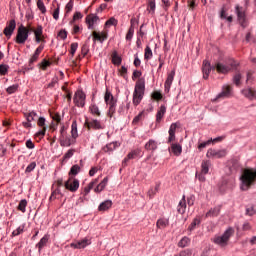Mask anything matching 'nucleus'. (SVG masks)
Returning a JSON list of instances; mask_svg holds the SVG:
<instances>
[{
	"label": "nucleus",
	"mask_w": 256,
	"mask_h": 256,
	"mask_svg": "<svg viewBox=\"0 0 256 256\" xmlns=\"http://www.w3.org/2000/svg\"><path fill=\"white\" fill-rule=\"evenodd\" d=\"M216 71L218 73H225V65L221 64V63H217L216 64Z\"/></svg>",
	"instance_id": "61"
},
{
	"label": "nucleus",
	"mask_w": 256,
	"mask_h": 256,
	"mask_svg": "<svg viewBox=\"0 0 256 256\" xmlns=\"http://www.w3.org/2000/svg\"><path fill=\"white\" fill-rule=\"evenodd\" d=\"M211 69H213V67H211V63L207 60H204L202 64L203 79H209Z\"/></svg>",
	"instance_id": "15"
},
{
	"label": "nucleus",
	"mask_w": 256,
	"mask_h": 256,
	"mask_svg": "<svg viewBox=\"0 0 256 256\" xmlns=\"http://www.w3.org/2000/svg\"><path fill=\"white\" fill-rule=\"evenodd\" d=\"M27 39H29L27 27L21 25L18 28L15 42L18 43V45H24V43H25V41H27Z\"/></svg>",
	"instance_id": "4"
},
{
	"label": "nucleus",
	"mask_w": 256,
	"mask_h": 256,
	"mask_svg": "<svg viewBox=\"0 0 256 256\" xmlns=\"http://www.w3.org/2000/svg\"><path fill=\"white\" fill-rule=\"evenodd\" d=\"M99 20V16L95 15V14H89L88 16H86V23L88 26V29H95V23H97Z\"/></svg>",
	"instance_id": "12"
},
{
	"label": "nucleus",
	"mask_w": 256,
	"mask_h": 256,
	"mask_svg": "<svg viewBox=\"0 0 256 256\" xmlns=\"http://www.w3.org/2000/svg\"><path fill=\"white\" fill-rule=\"evenodd\" d=\"M81 172V167L79 165H73L69 171L70 177H75V175L79 174Z\"/></svg>",
	"instance_id": "35"
},
{
	"label": "nucleus",
	"mask_w": 256,
	"mask_h": 256,
	"mask_svg": "<svg viewBox=\"0 0 256 256\" xmlns=\"http://www.w3.org/2000/svg\"><path fill=\"white\" fill-rule=\"evenodd\" d=\"M206 157L209 159H223L225 157V150L209 149Z\"/></svg>",
	"instance_id": "8"
},
{
	"label": "nucleus",
	"mask_w": 256,
	"mask_h": 256,
	"mask_svg": "<svg viewBox=\"0 0 256 256\" xmlns=\"http://www.w3.org/2000/svg\"><path fill=\"white\" fill-rule=\"evenodd\" d=\"M26 29L28 31V35L29 33H34L36 43H45V36H43V26L38 25L35 29L34 27H31V25H28Z\"/></svg>",
	"instance_id": "3"
},
{
	"label": "nucleus",
	"mask_w": 256,
	"mask_h": 256,
	"mask_svg": "<svg viewBox=\"0 0 256 256\" xmlns=\"http://www.w3.org/2000/svg\"><path fill=\"white\" fill-rule=\"evenodd\" d=\"M53 121L56 122V124H51L50 129H53L55 131V129H57V125H59V123H61V115H59V113H55L52 116Z\"/></svg>",
	"instance_id": "34"
},
{
	"label": "nucleus",
	"mask_w": 256,
	"mask_h": 256,
	"mask_svg": "<svg viewBox=\"0 0 256 256\" xmlns=\"http://www.w3.org/2000/svg\"><path fill=\"white\" fill-rule=\"evenodd\" d=\"M242 95H244L246 99H250V101H253L256 99V90L253 88H246L242 90Z\"/></svg>",
	"instance_id": "19"
},
{
	"label": "nucleus",
	"mask_w": 256,
	"mask_h": 256,
	"mask_svg": "<svg viewBox=\"0 0 256 256\" xmlns=\"http://www.w3.org/2000/svg\"><path fill=\"white\" fill-rule=\"evenodd\" d=\"M165 113H167V107L165 105H161L157 114H156V122L161 123V119L165 117Z\"/></svg>",
	"instance_id": "26"
},
{
	"label": "nucleus",
	"mask_w": 256,
	"mask_h": 256,
	"mask_svg": "<svg viewBox=\"0 0 256 256\" xmlns=\"http://www.w3.org/2000/svg\"><path fill=\"white\" fill-rule=\"evenodd\" d=\"M74 103L77 107H85V93L79 92L74 97Z\"/></svg>",
	"instance_id": "18"
},
{
	"label": "nucleus",
	"mask_w": 256,
	"mask_h": 256,
	"mask_svg": "<svg viewBox=\"0 0 256 256\" xmlns=\"http://www.w3.org/2000/svg\"><path fill=\"white\" fill-rule=\"evenodd\" d=\"M170 152L173 153V155H175L176 157H179V155L183 153V147L180 144L172 143Z\"/></svg>",
	"instance_id": "22"
},
{
	"label": "nucleus",
	"mask_w": 256,
	"mask_h": 256,
	"mask_svg": "<svg viewBox=\"0 0 256 256\" xmlns=\"http://www.w3.org/2000/svg\"><path fill=\"white\" fill-rule=\"evenodd\" d=\"M60 141H61V146H65V143H63V141H65V126L61 127L60 130Z\"/></svg>",
	"instance_id": "53"
},
{
	"label": "nucleus",
	"mask_w": 256,
	"mask_h": 256,
	"mask_svg": "<svg viewBox=\"0 0 256 256\" xmlns=\"http://www.w3.org/2000/svg\"><path fill=\"white\" fill-rule=\"evenodd\" d=\"M35 167H37V163L36 162H31L26 170H25V173H31V171H33L35 169Z\"/></svg>",
	"instance_id": "58"
},
{
	"label": "nucleus",
	"mask_w": 256,
	"mask_h": 256,
	"mask_svg": "<svg viewBox=\"0 0 256 256\" xmlns=\"http://www.w3.org/2000/svg\"><path fill=\"white\" fill-rule=\"evenodd\" d=\"M65 189L75 193L79 189V180L75 179L73 176H70L69 179L64 183Z\"/></svg>",
	"instance_id": "5"
},
{
	"label": "nucleus",
	"mask_w": 256,
	"mask_h": 256,
	"mask_svg": "<svg viewBox=\"0 0 256 256\" xmlns=\"http://www.w3.org/2000/svg\"><path fill=\"white\" fill-rule=\"evenodd\" d=\"M104 101L106 105H109V107L117 105V100L115 99V97H113V94H111V92H109L108 90L105 93Z\"/></svg>",
	"instance_id": "20"
},
{
	"label": "nucleus",
	"mask_w": 256,
	"mask_h": 256,
	"mask_svg": "<svg viewBox=\"0 0 256 256\" xmlns=\"http://www.w3.org/2000/svg\"><path fill=\"white\" fill-rule=\"evenodd\" d=\"M219 211H221L220 207L211 209L209 212L206 213V217H217V215H219Z\"/></svg>",
	"instance_id": "40"
},
{
	"label": "nucleus",
	"mask_w": 256,
	"mask_h": 256,
	"mask_svg": "<svg viewBox=\"0 0 256 256\" xmlns=\"http://www.w3.org/2000/svg\"><path fill=\"white\" fill-rule=\"evenodd\" d=\"M173 79H175V70H173L167 76V79H166L165 84H164L165 93H169V91H171V85H173Z\"/></svg>",
	"instance_id": "13"
},
{
	"label": "nucleus",
	"mask_w": 256,
	"mask_h": 256,
	"mask_svg": "<svg viewBox=\"0 0 256 256\" xmlns=\"http://www.w3.org/2000/svg\"><path fill=\"white\" fill-rule=\"evenodd\" d=\"M209 167H211V161L203 160L201 163V173L202 175H207L209 173Z\"/></svg>",
	"instance_id": "30"
},
{
	"label": "nucleus",
	"mask_w": 256,
	"mask_h": 256,
	"mask_svg": "<svg viewBox=\"0 0 256 256\" xmlns=\"http://www.w3.org/2000/svg\"><path fill=\"white\" fill-rule=\"evenodd\" d=\"M93 41H98L99 43H103L104 41H107L109 37V32L107 30H104L102 32L93 31L92 32Z\"/></svg>",
	"instance_id": "7"
},
{
	"label": "nucleus",
	"mask_w": 256,
	"mask_h": 256,
	"mask_svg": "<svg viewBox=\"0 0 256 256\" xmlns=\"http://www.w3.org/2000/svg\"><path fill=\"white\" fill-rule=\"evenodd\" d=\"M65 11H66V15L68 13H71V11H73V0H70L65 7Z\"/></svg>",
	"instance_id": "59"
},
{
	"label": "nucleus",
	"mask_w": 256,
	"mask_h": 256,
	"mask_svg": "<svg viewBox=\"0 0 256 256\" xmlns=\"http://www.w3.org/2000/svg\"><path fill=\"white\" fill-rule=\"evenodd\" d=\"M79 47L78 43H72L71 44V48H70V53L72 55V57L75 55V53L77 52V49Z\"/></svg>",
	"instance_id": "60"
},
{
	"label": "nucleus",
	"mask_w": 256,
	"mask_h": 256,
	"mask_svg": "<svg viewBox=\"0 0 256 256\" xmlns=\"http://www.w3.org/2000/svg\"><path fill=\"white\" fill-rule=\"evenodd\" d=\"M17 27V23L15 20H10L8 25L5 27L3 33L8 38L11 39V36L13 35V31H15V28Z\"/></svg>",
	"instance_id": "9"
},
{
	"label": "nucleus",
	"mask_w": 256,
	"mask_h": 256,
	"mask_svg": "<svg viewBox=\"0 0 256 256\" xmlns=\"http://www.w3.org/2000/svg\"><path fill=\"white\" fill-rule=\"evenodd\" d=\"M214 243H216V245H220V247H225V234H222L221 236H216L214 238Z\"/></svg>",
	"instance_id": "36"
},
{
	"label": "nucleus",
	"mask_w": 256,
	"mask_h": 256,
	"mask_svg": "<svg viewBox=\"0 0 256 256\" xmlns=\"http://www.w3.org/2000/svg\"><path fill=\"white\" fill-rule=\"evenodd\" d=\"M111 207H113V201L106 200L99 205L98 211H109Z\"/></svg>",
	"instance_id": "28"
},
{
	"label": "nucleus",
	"mask_w": 256,
	"mask_h": 256,
	"mask_svg": "<svg viewBox=\"0 0 256 256\" xmlns=\"http://www.w3.org/2000/svg\"><path fill=\"white\" fill-rule=\"evenodd\" d=\"M26 208H27V200L23 199L19 202L18 211H21L22 213H25Z\"/></svg>",
	"instance_id": "43"
},
{
	"label": "nucleus",
	"mask_w": 256,
	"mask_h": 256,
	"mask_svg": "<svg viewBox=\"0 0 256 256\" xmlns=\"http://www.w3.org/2000/svg\"><path fill=\"white\" fill-rule=\"evenodd\" d=\"M146 3V11H148L150 15H153L155 13V9H157V4L155 3V0H146Z\"/></svg>",
	"instance_id": "27"
},
{
	"label": "nucleus",
	"mask_w": 256,
	"mask_h": 256,
	"mask_svg": "<svg viewBox=\"0 0 256 256\" xmlns=\"http://www.w3.org/2000/svg\"><path fill=\"white\" fill-rule=\"evenodd\" d=\"M256 170L246 168L242 171L240 176V189L241 191H249L252 185H255Z\"/></svg>",
	"instance_id": "1"
},
{
	"label": "nucleus",
	"mask_w": 256,
	"mask_h": 256,
	"mask_svg": "<svg viewBox=\"0 0 256 256\" xmlns=\"http://www.w3.org/2000/svg\"><path fill=\"white\" fill-rule=\"evenodd\" d=\"M139 155H141V150L139 149L133 150L130 153H128V155L122 161L123 167H127V163H129L131 159H136V157H139Z\"/></svg>",
	"instance_id": "10"
},
{
	"label": "nucleus",
	"mask_w": 256,
	"mask_h": 256,
	"mask_svg": "<svg viewBox=\"0 0 256 256\" xmlns=\"http://www.w3.org/2000/svg\"><path fill=\"white\" fill-rule=\"evenodd\" d=\"M237 65H239V63H237L235 60H233L232 58H227L225 71H235V69H237Z\"/></svg>",
	"instance_id": "21"
},
{
	"label": "nucleus",
	"mask_w": 256,
	"mask_h": 256,
	"mask_svg": "<svg viewBox=\"0 0 256 256\" xmlns=\"http://www.w3.org/2000/svg\"><path fill=\"white\" fill-rule=\"evenodd\" d=\"M71 133H72V137L73 139H77V137L79 136L77 134V121H73L72 125H71Z\"/></svg>",
	"instance_id": "41"
},
{
	"label": "nucleus",
	"mask_w": 256,
	"mask_h": 256,
	"mask_svg": "<svg viewBox=\"0 0 256 256\" xmlns=\"http://www.w3.org/2000/svg\"><path fill=\"white\" fill-rule=\"evenodd\" d=\"M57 195H61V189H59V188H56V189L52 192V194H51V196H50V201H53V200L57 199Z\"/></svg>",
	"instance_id": "54"
},
{
	"label": "nucleus",
	"mask_w": 256,
	"mask_h": 256,
	"mask_svg": "<svg viewBox=\"0 0 256 256\" xmlns=\"http://www.w3.org/2000/svg\"><path fill=\"white\" fill-rule=\"evenodd\" d=\"M233 95V87L226 85L225 86V97H231Z\"/></svg>",
	"instance_id": "52"
},
{
	"label": "nucleus",
	"mask_w": 256,
	"mask_h": 256,
	"mask_svg": "<svg viewBox=\"0 0 256 256\" xmlns=\"http://www.w3.org/2000/svg\"><path fill=\"white\" fill-rule=\"evenodd\" d=\"M111 58H112L113 65H116L117 67H119V65H121V63L123 61V58H121V56H119V53H117V50H114L112 52Z\"/></svg>",
	"instance_id": "24"
},
{
	"label": "nucleus",
	"mask_w": 256,
	"mask_h": 256,
	"mask_svg": "<svg viewBox=\"0 0 256 256\" xmlns=\"http://www.w3.org/2000/svg\"><path fill=\"white\" fill-rule=\"evenodd\" d=\"M59 4L57 5V8L54 10L53 12V19H55V21H57L59 19Z\"/></svg>",
	"instance_id": "64"
},
{
	"label": "nucleus",
	"mask_w": 256,
	"mask_h": 256,
	"mask_svg": "<svg viewBox=\"0 0 256 256\" xmlns=\"http://www.w3.org/2000/svg\"><path fill=\"white\" fill-rule=\"evenodd\" d=\"M107 183H109V178L105 177L94 189L95 193H101L107 187Z\"/></svg>",
	"instance_id": "29"
},
{
	"label": "nucleus",
	"mask_w": 256,
	"mask_h": 256,
	"mask_svg": "<svg viewBox=\"0 0 256 256\" xmlns=\"http://www.w3.org/2000/svg\"><path fill=\"white\" fill-rule=\"evenodd\" d=\"M201 224V219L199 218H194L188 229L190 231H194V229L197 227V225Z\"/></svg>",
	"instance_id": "42"
},
{
	"label": "nucleus",
	"mask_w": 256,
	"mask_h": 256,
	"mask_svg": "<svg viewBox=\"0 0 256 256\" xmlns=\"http://www.w3.org/2000/svg\"><path fill=\"white\" fill-rule=\"evenodd\" d=\"M17 89H19V84H14L6 89V92L8 95H13V93H16Z\"/></svg>",
	"instance_id": "47"
},
{
	"label": "nucleus",
	"mask_w": 256,
	"mask_h": 256,
	"mask_svg": "<svg viewBox=\"0 0 256 256\" xmlns=\"http://www.w3.org/2000/svg\"><path fill=\"white\" fill-rule=\"evenodd\" d=\"M143 95H145V80L139 79L136 82L133 93V105H135V107H137V105L143 101Z\"/></svg>",
	"instance_id": "2"
},
{
	"label": "nucleus",
	"mask_w": 256,
	"mask_h": 256,
	"mask_svg": "<svg viewBox=\"0 0 256 256\" xmlns=\"http://www.w3.org/2000/svg\"><path fill=\"white\" fill-rule=\"evenodd\" d=\"M115 149H117V142H112L104 146L102 151H104V153H111V151H115Z\"/></svg>",
	"instance_id": "33"
},
{
	"label": "nucleus",
	"mask_w": 256,
	"mask_h": 256,
	"mask_svg": "<svg viewBox=\"0 0 256 256\" xmlns=\"http://www.w3.org/2000/svg\"><path fill=\"white\" fill-rule=\"evenodd\" d=\"M45 49V44H40L37 49L35 50L34 54L29 60V65H33L37 59H39V55H41V52Z\"/></svg>",
	"instance_id": "16"
},
{
	"label": "nucleus",
	"mask_w": 256,
	"mask_h": 256,
	"mask_svg": "<svg viewBox=\"0 0 256 256\" xmlns=\"http://www.w3.org/2000/svg\"><path fill=\"white\" fill-rule=\"evenodd\" d=\"M116 107H117V105L109 106L108 117L111 118V117H113V115H115Z\"/></svg>",
	"instance_id": "63"
},
{
	"label": "nucleus",
	"mask_w": 256,
	"mask_h": 256,
	"mask_svg": "<svg viewBox=\"0 0 256 256\" xmlns=\"http://www.w3.org/2000/svg\"><path fill=\"white\" fill-rule=\"evenodd\" d=\"M89 110L92 115H96V117H101V111H99V107L97 105L92 104Z\"/></svg>",
	"instance_id": "39"
},
{
	"label": "nucleus",
	"mask_w": 256,
	"mask_h": 256,
	"mask_svg": "<svg viewBox=\"0 0 256 256\" xmlns=\"http://www.w3.org/2000/svg\"><path fill=\"white\" fill-rule=\"evenodd\" d=\"M134 33H135V27H133V19H131V26L126 34V41H131L133 39Z\"/></svg>",
	"instance_id": "37"
},
{
	"label": "nucleus",
	"mask_w": 256,
	"mask_h": 256,
	"mask_svg": "<svg viewBox=\"0 0 256 256\" xmlns=\"http://www.w3.org/2000/svg\"><path fill=\"white\" fill-rule=\"evenodd\" d=\"M236 14L238 21L242 27H247V16L245 15V10L239 5L236 6Z\"/></svg>",
	"instance_id": "6"
},
{
	"label": "nucleus",
	"mask_w": 256,
	"mask_h": 256,
	"mask_svg": "<svg viewBox=\"0 0 256 256\" xmlns=\"http://www.w3.org/2000/svg\"><path fill=\"white\" fill-rule=\"evenodd\" d=\"M153 58V50H151V47L146 46L145 52H144V59L146 61H149V59Z\"/></svg>",
	"instance_id": "38"
},
{
	"label": "nucleus",
	"mask_w": 256,
	"mask_h": 256,
	"mask_svg": "<svg viewBox=\"0 0 256 256\" xmlns=\"http://www.w3.org/2000/svg\"><path fill=\"white\" fill-rule=\"evenodd\" d=\"M9 71V66L6 64L0 65V75H5Z\"/></svg>",
	"instance_id": "56"
},
{
	"label": "nucleus",
	"mask_w": 256,
	"mask_h": 256,
	"mask_svg": "<svg viewBox=\"0 0 256 256\" xmlns=\"http://www.w3.org/2000/svg\"><path fill=\"white\" fill-rule=\"evenodd\" d=\"M186 209H187V201L185 200V196H183L178 204L177 211L180 215H183Z\"/></svg>",
	"instance_id": "25"
},
{
	"label": "nucleus",
	"mask_w": 256,
	"mask_h": 256,
	"mask_svg": "<svg viewBox=\"0 0 256 256\" xmlns=\"http://www.w3.org/2000/svg\"><path fill=\"white\" fill-rule=\"evenodd\" d=\"M74 153H75L74 149L68 150L67 153H65L63 156L64 161H67V159H71V157H73Z\"/></svg>",
	"instance_id": "55"
},
{
	"label": "nucleus",
	"mask_w": 256,
	"mask_h": 256,
	"mask_svg": "<svg viewBox=\"0 0 256 256\" xmlns=\"http://www.w3.org/2000/svg\"><path fill=\"white\" fill-rule=\"evenodd\" d=\"M23 226H19L16 230L12 232L13 237H17L18 235H21L23 233Z\"/></svg>",
	"instance_id": "62"
},
{
	"label": "nucleus",
	"mask_w": 256,
	"mask_h": 256,
	"mask_svg": "<svg viewBox=\"0 0 256 256\" xmlns=\"http://www.w3.org/2000/svg\"><path fill=\"white\" fill-rule=\"evenodd\" d=\"M37 7L41 11V13H47V8L45 7V3H43V0L37 1Z\"/></svg>",
	"instance_id": "50"
},
{
	"label": "nucleus",
	"mask_w": 256,
	"mask_h": 256,
	"mask_svg": "<svg viewBox=\"0 0 256 256\" xmlns=\"http://www.w3.org/2000/svg\"><path fill=\"white\" fill-rule=\"evenodd\" d=\"M49 239L51 236L49 234H45L40 241L36 244V249H38L39 253L43 251V248L47 247V243H49Z\"/></svg>",
	"instance_id": "14"
},
{
	"label": "nucleus",
	"mask_w": 256,
	"mask_h": 256,
	"mask_svg": "<svg viewBox=\"0 0 256 256\" xmlns=\"http://www.w3.org/2000/svg\"><path fill=\"white\" fill-rule=\"evenodd\" d=\"M235 233V230L233 228H228L225 232V242L229 241V237L233 236Z\"/></svg>",
	"instance_id": "51"
},
{
	"label": "nucleus",
	"mask_w": 256,
	"mask_h": 256,
	"mask_svg": "<svg viewBox=\"0 0 256 256\" xmlns=\"http://www.w3.org/2000/svg\"><path fill=\"white\" fill-rule=\"evenodd\" d=\"M241 73H237L234 77H233V83L236 85V87H241Z\"/></svg>",
	"instance_id": "45"
},
{
	"label": "nucleus",
	"mask_w": 256,
	"mask_h": 256,
	"mask_svg": "<svg viewBox=\"0 0 256 256\" xmlns=\"http://www.w3.org/2000/svg\"><path fill=\"white\" fill-rule=\"evenodd\" d=\"M156 226L158 229H165V227H169V219L160 218L156 222Z\"/></svg>",
	"instance_id": "31"
},
{
	"label": "nucleus",
	"mask_w": 256,
	"mask_h": 256,
	"mask_svg": "<svg viewBox=\"0 0 256 256\" xmlns=\"http://www.w3.org/2000/svg\"><path fill=\"white\" fill-rule=\"evenodd\" d=\"M88 245H91V239L84 238L76 243H72L71 247L74 249H85V247H88Z\"/></svg>",
	"instance_id": "11"
},
{
	"label": "nucleus",
	"mask_w": 256,
	"mask_h": 256,
	"mask_svg": "<svg viewBox=\"0 0 256 256\" xmlns=\"http://www.w3.org/2000/svg\"><path fill=\"white\" fill-rule=\"evenodd\" d=\"M146 151H156L157 149V142L155 140H149L145 144Z\"/></svg>",
	"instance_id": "32"
},
{
	"label": "nucleus",
	"mask_w": 256,
	"mask_h": 256,
	"mask_svg": "<svg viewBox=\"0 0 256 256\" xmlns=\"http://www.w3.org/2000/svg\"><path fill=\"white\" fill-rule=\"evenodd\" d=\"M189 243H191V240L187 237H183L179 243H178V247H187V245H189Z\"/></svg>",
	"instance_id": "44"
},
{
	"label": "nucleus",
	"mask_w": 256,
	"mask_h": 256,
	"mask_svg": "<svg viewBox=\"0 0 256 256\" xmlns=\"http://www.w3.org/2000/svg\"><path fill=\"white\" fill-rule=\"evenodd\" d=\"M85 125L87 127V129H95V130H99V129H105V127L103 125H101V122L99 120H91L89 122H85Z\"/></svg>",
	"instance_id": "17"
},
{
	"label": "nucleus",
	"mask_w": 256,
	"mask_h": 256,
	"mask_svg": "<svg viewBox=\"0 0 256 256\" xmlns=\"http://www.w3.org/2000/svg\"><path fill=\"white\" fill-rule=\"evenodd\" d=\"M25 117L27 119V122L28 123H31L33 121H35V117H37V113H35L34 111L28 113V114H25Z\"/></svg>",
	"instance_id": "46"
},
{
	"label": "nucleus",
	"mask_w": 256,
	"mask_h": 256,
	"mask_svg": "<svg viewBox=\"0 0 256 256\" xmlns=\"http://www.w3.org/2000/svg\"><path fill=\"white\" fill-rule=\"evenodd\" d=\"M255 213H256V211L253 206L246 208V215H248L249 217H253V215H255Z\"/></svg>",
	"instance_id": "57"
},
{
	"label": "nucleus",
	"mask_w": 256,
	"mask_h": 256,
	"mask_svg": "<svg viewBox=\"0 0 256 256\" xmlns=\"http://www.w3.org/2000/svg\"><path fill=\"white\" fill-rule=\"evenodd\" d=\"M40 67L42 69V71H47V67H51V61H48L47 59H43Z\"/></svg>",
	"instance_id": "48"
},
{
	"label": "nucleus",
	"mask_w": 256,
	"mask_h": 256,
	"mask_svg": "<svg viewBox=\"0 0 256 256\" xmlns=\"http://www.w3.org/2000/svg\"><path fill=\"white\" fill-rule=\"evenodd\" d=\"M175 131H177V123H172L169 128L168 143H173L175 141Z\"/></svg>",
	"instance_id": "23"
},
{
	"label": "nucleus",
	"mask_w": 256,
	"mask_h": 256,
	"mask_svg": "<svg viewBox=\"0 0 256 256\" xmlns=\"http://www.w3.org/2000/svg\"><path fill=\"white\" fill-rule=\"evenodd\" d=\"M151 97L154 99V101H161V99H163V94H161L159 91H154Z\"/></svg>",
	"instance_id": "49"
}]
</instances>
